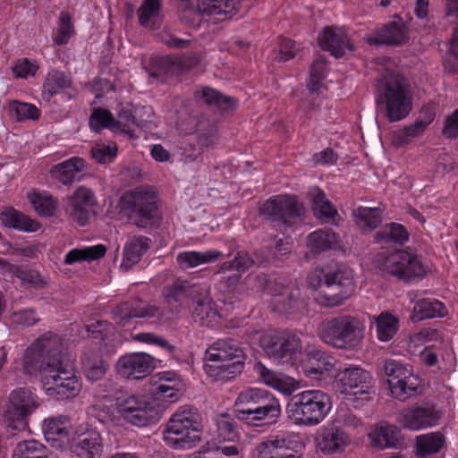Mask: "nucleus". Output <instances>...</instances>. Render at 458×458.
<instances>
[{
    "mask_svg": "<svg viewBox=\"0 0 458 458\" xmlns=\"http://www.w3.org/2000/svg\"><path fill=\"white\" fill-rule=\"evenodd\" d=\"M30 352L42 357L39 373L47 394L60 401L72 399L81 390V382L75 375L74 364L62 354V343L51 332L44 334L30 346Z\"/></svg>",
    "mask_w": 458,
    "mask_h": 458,
    "instance_id": "f257e3e1",
    "label": "nucleus"
},
{
    "mask_svg": "<svg viewBox=\"0 0 458 458\" xmlns=\"http://www.w3.org/2000/svg\"><path fill=\"white\" fill-rule=\"evenodd\" d=\"M308 283L312 289L319 290L316 301L327 308L343 304L355 290L352 270L336 262L312 270L308 276Z\"/></svg>",
    "mask_w": 458,
    "mask_h": 458,
    "instance_id": "f03ea898",
    "label": "nucleus"
},
{
    "mask_svg": "<svg viewBox=\"0 0 458 458\" xmlns=\"http://www.w3.org/2000/svg\"><path fill=\"white\" fill-rule=\"evenodd\" d=\"M161 381V377L157 380V376L149 379V383L156 386L151 391L155 400L132 394L116 399L118 412L125 420L138 427L153 423L159 418V410L156 400L173 403L178 399L179 390L174 386L166 385Z\"/></svg>",
    "mask_w": 458,
    "mask_h": 458,
    "instance_id": "7ed1b4c3",
    "label": "nucleus"
},
{
    "mask_svg": "<svg viewBox=\"0 0 458 458\" xmlns=\"http://www.w3.org/2000/svg\"><path fill=\"white\" fill-rule=\"evenodd\" d=\"M234 417L252 427L276 423L281 415L278 399L266 390L249 389L240 393L234 406Z\"/></svg>",
    "mask_w": 458,
    "mask_h": 458,
    "instance_id": "20e7f679",
    "label": "nucleus"
},
{
    "mask_svg": "<svg viewBox=\"0 0 458 458\" xmlns=\"http://www.w3.org/2000/svg\"><path fill=\"white\" fill-rule=\"evenodd\" d=\"M319 339L340 350L358 348L365 335L363 322L357 317L340 315L323 320L318 327Z\"/></svg>",
    "mask_w": 458,
    "mask_h": 458,
    "instance_id": "39448f33",
    "label": "nucleus"
},
{
    "mask_svg": "<svg viewBox=\"0 0 458 458\" xmlns=\"http://www.w3.org/2000/svg\"><path fill=\"white\" fill-rule=\"evenodd\" d=\"M330 409L327 394L320 390H306L291 397L286 412L297 425L315 426L325 419Z\"/></svg>",
    "mask_w": 458,
    "mask_h": 458,
    "instance_id": "423d86ee",
    "label": "nucleus"
},
{
    "mask_svg": "<svg viewBox=\"0 0 458 458\" xmlns=\"http://www.w3.org/2000/svg\"><path fill=\"white\" fill-rule=\"evenodd\" d=\"M119 206L121 213L140 228H146L158 217L157 195L148 186H140L126 191L120 198Z\"/></svg>",
    "mask_w": 458,
    "mask_h": 458,
    "instance_id": "0eeeda50",
    "label": "nucleus"
},
{
    "mask_svg": "<svg viewBox=\"0 0 458 458\" xmlns=\"http://www.w3.org/2000/svg\"><path fill=\"white\" fill-rule=\"evenodd\" d=\"M164 441L174 449H191L201 440V425L196 410L175 412L163 430Z\"/></svg>",
    "mask_w": 458,
    "mask_h": 458,
    "instance_id": "6e6552de",
    "label": "nucleus"
},
{
    "mask_svg": "<svg viewBox=\"0 0 458 458\" xmlns=\"http://www.w3.org/2000/svg\"><path fill=\"white\" fill-rule=\"evenodd\" d=\"M207 359L209 361L219 362L211 369L212 372L208 371L211 376L230 379L242 372L246 355L236 341L219 339L207 350ZM209 368L212 369L213 366Z\"/></svg>",
    "mask_w": 458,
    "mask_h": 458,
    "instance_id": "1a4fd4ad",
    "label": "nucleus"
},
{
    "mask_svg": "<svg viewBox=\"0 0 458 458\" xmlns=\"http://www.w3.org/2000/svg\"><path fill=\"white\" fill-rule=\"evenodd\" d=\"M377 102L386 104V115L389 122L405 118L412 108V98L403 77L394 74L386 78L384 93Z\"/></svg>",
    "mask_w": 458,
    "mask_h": 458,
    "instance_id": "9d476101",
    "label": "nucleus"
},
{
    "mask_svg": "<svg viewBox=\"0 0 458 458\" xmlns=\"http://www.w3.org/2000/svg\"><path fill=\"white\" fill-rule=\"evenodd\" d=\"M260 346L270 359L279 363L293 361L302 349L301 338L289 331L263 335Z\"/></svg>",
    "mask_w": 458,
    "mask_h": 458,
    "instance_id": "9b49d317",
    "label": "nucleus"
},
{
    "mask_svg": "<svg viewBox=\"0 0 458 458\" xmlns=\"http://www.w3.org/2000/svg\"><path fill=\"white\" fill-rule=\"evenodd\" d=\"M382 269L405 283L426 275V269L418 257L403 250H397L386 257Z\"/></svg>",
    "mask_w": 458,
    "mask_h": 458,
    "instance_id": "f8f14e48",
    "label": "nucleus"
},
{
    "mask_svg": "<svg viewBox=\"0 0 458 458\" xmlns=\"http://www.w3.org/2000/svg\"><path fill=\"white\" fill-rule=\"evenodd\" d=\"M304 211L303 206L295 197L277 195L271 197L259 208L261 216L279 221L286 227L292 226Z\"/></svg>",
    "mask_w": 458,
    "mask_h": 458,
    "instance_id": "ddd939ff",
    "label": "nucleus"
},
{
    "mask_svg": "<svg viewBox=\"0 0 458 458\" xmlns=\"http://www.w3.org/2000/svg\"><path fill=\"white\" fill-rule=\"evenodd\" d=\"M207 287L191 280L176 278L171 284L163 289V296L166 303L174 307L179 313L182 310L189 308L199 297L206 295Z\"/></svg>",
    "mask_w": 458,
    "mask_h": 458,
    "instance_id": "4468645a",
    "label": "nucleus"
},
{
    "mask_svg": "<svg viewBox=\"0 0 458 458\" xmlns=\"http://www.w3.org/2000/svg\"><path fill=\"white\" fill-rule=\"evenodd\" d=\"M156 367L155 358L146 352L127 353L119 358L115 369L117 373L131 379H141L148 376Z\"/></svg>",
    "mask_w": 458,
    "mask_h": 458,
    "instance_id": "2eb2a0df",
    "label": "nucleus"
},
{
    "mask_svg": "<svg viewBox=\"0 0 458 458\" xmlns=\"http://www.w3.org/2000/svg\"><path fill=\"white\" fill-rule=\"evenodd\" d=\"M216 450L226 456H234L239 454L236 443L240 436L234 419L227 412H223L216 417Z\"/></svg>",
    "mask_w": 458,
    "mask_h": 458,
    "instance_id": "dca6fc26",
    "label": "nucleus"
},
{
    "mask_svg": "<svg viewBox=\"0 0 458 458\" xmlns=\"http://www.w3.org/2000/svg\"><path fill=\"white\" fill-rule=\"evenodd\" d=\"M4 421L12 429H26L29 421V391L26 388H19L11 393L4 411Z\"/></svg>",
    "mask_w": 458,
    "mask_h": 458,
    "instance_id": "f3484780",
    "label": "nucleus"
},
{
    "mask_svg": "<svg viewBox=\"0 0 458 458\" xmlns=\"http://www.w3.org/2000/svg\"><path fill=\"white\" fill-rule=\"evenodd\" d=\"M160 308L154 303L135 299L115 306L112 310L113 319L121 327L130 324L131 318H152L159 313Z\"/></svg>",
    "mask_w": 458,
    "mask_h": 458,
    "instance_id": "a211bd4d",
    "label": "nucleus"
},
{
    "mask_svg": "<svg viewBox=\"0 0 458 458\" xmlns=\"http://www.w3.org/2000/svg\"><path fill=\"white\" fill-rule=\"evenodd\" d=\"M440 419V413L431 403L412 406L403 410L399 417L400 425L411 430H419L436 425Z\"/></svg>",
    "mask_w": 458,
    "mask_h": 458,
    "instance_id": "6ab92c4d",
    "label": "nucleus"
},
{
    "mask_svg": "<svg viewBox=\"0 0 458 458\" xmlns=\"http://www.w3.org/2000/svg\"><path fill=\"white\" fill-rule=\"evenodd\" d=\"M302 448L301 441L276 437L275 439L258 445L257 458H301Z\"/></svg>",
    "mask_w": 458,
    "mask_h": 458,
    "instance_id": "aec40b11",
    "label": "nucleus"
},
{
    "mask_svg": "<svg viewBox=\"0 0 458 458\" xmlns=\"http://www.w3.org/2000/svg\"><path fill=\"white\" fill-rule=\"evenodd\" d=\"M95 204L93 192L85 187H80L69 198L67 211L74 222L84 226L89 220L90 208Z\"/></svg>",
    "mask_w": 458,
    "mask_h": 458,
    "instance_id": "412c9836",
    "label": "nucleus"
},
{
    "mask_svg": "<svg viewBox=\"0 0 458 458\" xmlns=\"http://www.w3.org/2000/svg\"><path fill=\"white\" fill-rule=\"evenodd\" d=\"M338 376L345 391L349 389L353 395H365L361 398H368L373 379L367 370L360 367H349L339 372Z\"/></svg>",
    "mask_w": 458,
    "mask_h": 458,
    "instance_id": "4be33fe9",
    "label": "nucleus"
},
{
    "mask_svg": "<svg viewBox=\"0 0 458 458\" xmlns=\"http://www.w3.org/2000/svg\"><path fill=\"white\" fill-rule=\"evenodd\" d=\"M409 40L408 29L404 21L398 17V21H389L381 29L368 38L369 45L401 46Z\"/></svg>",
    "mask_w": 458,
    "mask_h": 458,
    "instance_id": "5701e85b",
    "label": "nucleus"
},
{
    "mask_svg": "<svg viewBox=\"0 0 458 458\" xmlns=\"http://www.w3.org/2000/svg\"><path fill=\"white\" fill-rule=\"evenodd\" d=\"M318 39L320 47L325 51L330 52L336 58L342 57L346 50H354L345 31L337 27H326Z\"/></svg>",
    "mask_w": 458,
    "mask_h": 458,
    "instance_id": "b1692460",
    "label": "nucleus"
},
{
    "mask_svg": "<svg viewBox=\"0 0 458 458\" xmlns=\"http://www.w3.org/2000/svg\"><path fill=\"white\" fill-rule=\"evenodd\" d=\"M370 445L380 450L386 448H400L403 445L401 430L394 425L386 421L377 424L368 435Z\"/></svg>",
    "mask_w": 458,
    "mask_h": 458,
    "instance_id": "393cba45",
    "label": "nucleus"
},
{
    "mask_svg": "<svg viewBox=\"0 0 458 458\" xmlns=\"http://www.w3.org/2000/svg\"><path fill=\"white\" fill-rule=\"evenodd\" d=\"M349 435L337 425L325 427L318 438V446L325 454L342 453L350 445Z\"/></svg>",
    "mask_w": 458,
    "mask_h": 458,
    "instance_id": "a878e982",
    "label": "nucleus"
},
{
    "mask_svg": "<svg viewBox=\"0 0 458 458\" xmlns=\"http://www.w3.org/2000/svg\"><path fill=\"white\" fill-rule=\"evenodd\" d=\"M301 368L307 377L319 379L325 372L333 368V358L322 350L312 349L306 352Z\"/></svg>",
    "mask_w": 458,
    "mask_h": 458,
    "instance_id": "bb28decb",
    "label": "nucleus"
},
{
    "mask_svg": "<svg viewBox=\"0 0 458 458\" xmlns=\"http://www.w3.org/2000/svg\"><path fill=\"white\" fill-rule=\"evenodd\" d=\"M194 132L196 134V140L199 145V150L194 157L191 158V161H193L198 157H199L204 148L214 147L218 140V131L216 124L215 122L211 121L205 115H200L198 117Z\"/></svg>",
    "mask_w": 458,
    "mask_h": 458,
    "instance_id": "cd10ccee",
    "label": "nucleus"
},
{
    "mask_svg": "<svg viewBox=\"0 0 458 458\" xmlns=\"http://www.w3.org/2000/svg\"><path fill=\"white\" fill-rule=\"evenodd\" d=\"M72 452L78 458H101L103 440L96 430H88L81 434L79 441L72 446Z\"/></svg>",
    "mask_w": 458,
    "mask_h": 458,
    "instance_id": "c85d7f7f",
    "label": "nucleus"
},
{
    "mask_svg": "<svg viewBox=\"0 0 458 458\" xmlns=\"http://www.w3.org/2000/svg\"><path fill=\"white\" fill-rule=\"evenodd\" d=\"M241 0H199L198 11L208 15H216V19L225 21L237 13Z\"/></svg>",
    "mask_w": 458,
    "mask_h": 458,
    "instance_id": "c756f323",
    "label": "nucleus"
},
{
    "mask_svg": "<svg viewBox=\"0 0 458 458\" xmlns=\"http://www.w3.org/2000/svg\"><path fill=\"white\" fill-rule=\"evenodd\" d=\"M267 259L255 252L250 256L246 251H239L232 260L225 261L218 267L216 274H226L227 272L235 271L241 276L249 270L253 265H262Z\"/></svg>",
    "mask_w": 458,
    "mask_h": 458,
    "instance_id": "7c9ffc66",
    "label": "nucleus"
},
{
    "mask_svg": "<svg viewBox=\"0 0 458 458\" xmlns=\"http://www.w3.org/2000/svg\"><path fill=\"white\" fill-rule=\"evenodd\" d=\"M85 167V160L81 157H72L55 165L50 169L52 177L64 185L72 184L76 176Z\"/></svg>",
    "mask_w": 458,
    "mask_h": 458,
    "instance_id": "2f4dec72",
    "label": "nucleus"
},
{
    "mask_svg": "<svg viewBox=\"0 0 458 458\" xmlns=\"http://www.w3.org/2000/svg\"><path fill=\"white\" fill-rule=\"evenodd\" d=\"M215 302L209 296L208 289L206 295L199 297L191 304V315L196 322L204 327H211L212 323L218 317V312L215 308Z\"/></svg>",
    "mask_w": 458,
    "mask_h": 458,
    "instance_id": "473e14b6",
    "label": "nucleus"
},
{
    "mask_svg": "<svg viewBox=\"0 0 458 458\" xmlns=\"http://www.w3.org/2000/svg\"><path fill=\"white\" fill-rule=\"evenodd\" d=\"M162 0H144L137 10L139 23L151 30L159 28L162 21Z\"/></svg>",
    "mask_w": 458,
    "mask_h": 458,
    "instance_id": "72a5a7b5",
    "label": "nucleus"
},
{
    "mask_svg": "<svg viewBox=\"0 0 458 458\" xmlns=\"http://www.w3.org/2000/svg\"><path fill=\"white\" fill-rule=\"evenodd\" d=\"M222 252L215 250L200 251H183L177 255L176 262L182 270L194 268L199 265L210 263L222 257Z\"/></svg>",
    "mask_w": 458,
    "mask_h": 458,
    "instance_id": "f704fd0d",
    "label": "nucleus"
},
{
    "mask_svg": "<svg viewBox=\"0 0 458 458\" xmlns=\"http://www.w3.org/2000/svg\"><path fill=\"white\" fill-rule=\"evenodd\" d=\"M72 85V80L70 75L63 71L52 69L48 72L43 84V98L50 100L54 95L71 88Z\"/></svg>",
    "mask_w": 458,
    "mask_h": 458,
    "instance_id": "c9c22d12",
    "label": "nucleus"
},
{
    "mask_svg": "<svg viewBox=\"0 0 458 458\" xmlns=\"http://www.w3.org/2000/svg\"><path fill=\"white\" fill-rule=\"evenodd\" d=\"M148 241V237L141 235L131 238L124 248L122 267L128 270L138 263L149 248Z\"/></svg>",
    "mask_w": 458,
    "mask_h": 458,
    "instance_id": "e433bc0d",
    "label": "nucleus"
},
{
    "mask_svg": "<svg viewBox=\"0 0 458 458\" xmlns=\"http://www.w3.org/2000/svg\"><path fill=\"white\" fill-rule=\"evenodd\" d=\"M81 362L86 377L91 381L100 380L107 371V364L98 352H85L81 357Z\"/></svg>",
    "mask_w": 458,
    "mask_h": 458,
    "instance_id": "4c0bfd02",
    "label": "nucleus"
},
{
    "mask_svg": "<svg viewBox=\"0 0 458 458\" xmlns=\"http://www.w3.org/2000/svg\"><path fill=\"white\" fill-rule=\"evenodd\" d=\"M445 444V437L440 432L420 435L416 437V456L425 458L438 453Z\"/></svg>",
    "mask_w": 458,
    "mask_h": 458,
    "instance_id": "58836bf2",
    "label": "nucleus"
},
{
    "mask_svg": "<svg viewBox=\"0 0 458 458\" xmlns=\"http://www.w3.org/2000/svg\"><path fill=\"white\" fill-rule=\"evenodd\" d=\"M337 242V235L329 229H319L307 237V245L313 254H318L333 248Z\"/></svg>",
    "mask_w": 458,
    "mask_h": 458,
    "instance_id": "ea45409f",
    "label": "nucleus"
},
{
    "mask_svg": "<svg viewBox=\"0 0 458 458\" xmlns=\"http://www.w3.org/2000/svg\"><path fill=\"white\" fill-rule=\"evenodd\" d=\"M30 205L38 216L49 217L57 209L58 200L47 191L33 189L30 191Z\"/></svg>",
    "mask_w": 458,
    "mask_h": 458,
    "instance_id": "a19ab883",
    "label": "nucleus"
},
{
    "mask_svg": "<svg viewBox=\"0 0 458 458\" xmlns=\"http://www.w3.org/2000/svg\"><path fill=\"white\" fill-rule=\"evenodd\" d=\"M309 197L311 202V208L317 217L328 219L333 218L337 214L336 208L319 188H312L309 192Z\"/></svg>",
    "mask_w": 458,
    "mask_h": 458,
    "instance_id": "79ce46f5",
    "label": "nucleus"
},
{
    "mask_svg": "<svg viewBox=\"0 0 458 458\" xmlns=\"http://www.w3.org/2000/svg\"><path fill=\"white\" fill-rule=\"evenodd\" d=\"M445 313V307L442 302L434 299H422L415 303L411 319L420 321L435 317H443Z\"/></svg>",
    "mask_w": 458,
    "mask_h": 458,
    "instance_id": "37998d69",
    "label": "nucleus"
},
{
    "mask_svg": "<svg viewBox=\"0 0 458 458\" xmlns=\"http://www.w3.org/2000/svg\"><path fill=\"white\" fill-rule=\"evenodd\" d=\"M374 238L377 242H393L403 245L408 241L409 233L403 225L390 223L386 224L378 232H377Z\"/></svg>",
    "mask_w": 458,
    "mask_h": 458,
    "instance_id": "c03bdc74",
    "label": "nucleus"
},
{
    "mask_svg": "<svg viewBox=\"0 0 458 458\" xmlns=\"http://www.w3.org/2000/svg\"><path fill=\"white\" fill-rule=\"evenodd\" d=\"M69 420L66 416L50 418L44 420L42 428L47 441H62L67 439L69 430L67 424Z\"/></svg>",
    "mask_w": 458,
    "mask_h": 458,
    "instance_id": "a18cd8bd",
    "label": "nucleus"
},
{
    "mask_svg": "<svg viewBox=\"0 0 458 458\" xmlns=\"http://www.w3.org/2000/svg\"><path fill=\"white\" fill-rule=\"evenodd\" d=\"M357 225L365 231H372L382 222L381 214L378 208L359 207L352 211Z\"/></svg>",
    "mask_w": 458,
    "mask_h": 458,
    "instance_id": "49530a36",
    "label": "nucleus"
},
{
    "mask_svg": "<svg viewBox=\"0 0 458 458\" xmlns=\"http://www.w3.org/2000/svg\"><path fill=\"white\" fill-rule=\"evenodd\" d=\"M106 248L102 244H98L84 249H73L70 250L64 259L68 265L81 261H91L98 259L106 255Z\"/></svg>",
    "mask_w": 458,
    "mask_h": 458,
    "instance_id": "de8ad7c7",
    "label": "nucleus"
},
{
    "mask_svg": "<svg viewBox=\"0 0 458 458\" xmlns=\"http://www.w3.org/2000/svg\"><path fill=\"white\" fill-rule=\"evenodd\" d=\"M387 382L392 396L400 401H405L416 394L418 386L417 378L413 377L412 375L411 377L397 379V381L387 379Z\"/></svg>",
    "mask_w": 458,
    "mask_h": 458,
    "instance_id": "09e8293b",
    "label": "nucleus"
},
{
    "mask_svg": "<svg viewBox=\"0 0 458 458\" xmlns=\"http://www.w3.org/2000/svg\"><path fill=\"white\" fill-rule=\"evenodd\" d=\"M399 320L386 312L376 318L377 338L382 342L391 340L398 330Z\"/></svg>",
    "mask_w": 458,
    "mask_h": 458,
    "instance_id": "8fccbe9b",
    "label": "nucleus"
},
{
    "mask_svg": "<svg viewBox=\"0 0 458 458\" xmlns=\"http://www.w3.org/2000/svg\"><path fill=\"white\" fill-rule=\"evenodd\" d=\"M131 124L140 126V123L133 115L132 106L130 103L120 104L117 106V120H115L114 123V131L127 133L132 138L133 133L130 129Z\"/></svg>",
    "mask_w": 458,
    "mask_h": 458,
    "instance_id": "3c124183",
    "label": "nucleus"
},
{
    "mask_svg": "<svg viewBox=\"0 0 458 458\" xmlns=\"http://www.w3.org/2000/svg\"><path fill=\"white\" fill-rule=\"evenodd\" d=\"M298 293L286 289L284 293L275 296L273 310L279 313H294L298 310Z\"/></svg>",
    "mask_w": 458,
    "mask_h": 458,
    "instance_id": "603ef678",
    "label": "nucleus"
},
{
    "mask_svg": "<svg viewBox=\"0 0 458 458\" xmlns=\"http://www.w3.org/2000/svg\"><path fill=\"white\" fill-rule=\"evenodd\" d=\"M89 123L91 130L96 132L102 128H109L114 131L115 119L109 110L98 107L93 110Z\"/></svg>",
    "mask_w": 458,
    "mask_h": 458,
    "instance_id": "864d4df0",
    "label": "nucleus"
},
{
    "mask_svg": "<svg viewBox=\"0 0 458 458\" xmlns=\"http://www.w3.org/2000/svg\"><path fill=\"white\" fill-rule=\"evenodd\" d=\"M424 131V127H422L418 121H415L412 124L394 131L392 138V143L396 148H400L409 143L412 139L420 135Z\"/></svg>",
    "mask_w": 458,
    "mask_h": 458,
    "instance_id": "5fc2aeb1",
    "label": "nucleus"
},
{
    "mask_svg": "<svg viewBox=\"0 0 458 458\" xmlns=\"http://www.w3.org/2000/svg\"><path fill=\"white\" fill-rule=\"evenodd\" d=\"M1 220L5 226L29 231V219L12 208H7L1 213Z\"/></svg>",
    "mask_w": 458,
    "mask_h": 458,
    "instance_id": "6e6d98bb",
    "label": "nucleus"
},
{
    "mask_svg": "<svg viewBox=\"0 0 458 458\" xmlns=\"http://www.w3.org/2000/svg\"><path fill=\"white\" fill-rule=\"evenodd\" d=\"M201 98L208 106H214L221 111H226L232 106V98L223 96L217 90L206 87L201 90Z\"/></svg>",
    "mask_w": 458,
    "mask_h": 458,
    "instance_id": "4d7b16f0",
    "label": "nucleus"
},
{
    "mask_svg": "<svg viewBox=\"0 0 458 458\" xmlns=\"http://www.w3.org/2000/svg\"><path fill=\"white\" fill-rule=\"evenodd\" d=\"M168 56L151 58L145 68L149 77L165 81L168 75Z\"/></svg>",
    "mask_w": 458,
    "mask_h": 458,
    "instance_id": "13d9d810",
    "label": "nucleus"
},
{
    "mask_svg": "<svg viewBox=\"0 0 458 458\" xmlns=\"http://www.w3.org/2000/svg\"><path fill=\"white\" fill-rule=\"evenodd\" d=\"M198 64V59L195 57H181L172 58L168 60V75L170 77H177L182 75L183 72L191 70Z\"/></svg>",
    "mask_w": 458,
    "mask_h": 458,
    "instance_id": "bf43d9fd",
    "label": "nucleus"
},
{
    "mask_svg": "<svg viewBox=\"0 0 458 458\" xmlns=\"http://www.w3.org/2000/svg\"><path fill=\"white\" fill-rule=\"evenodd\" d=\"M73 32L74 30L70 14L66 12L61 13L59 16L57 34L54 38L55 43L59 46L66 44Z\"/></svg>",
    "mask_w": 458,
    "mask_h": 458,
    "instance_id": "052dcab7",
    "label": "nucleus"
},
{
    "mask_svg": "<svg viewBox=\"0 0 458 458\" xmlns=\"http://www.w3.org/2000/svg\"><path fill=\"white\" fill-rule=\"evenodd\" d=\"M382 369L387 377V379H393V381L411 377V370L408 369L401 362L395 360H386Z\"/></svg>",
    "mask_w": 458,
    "mask_h": 458,
    "instance_id": "680f3d73",
    "label": "nucleus"
},
{
    "mask_svg": "<svg viewBox=\"0 0 458 458\" xmlns=\"http://www.w3.org/2000/svg\"><path fill=\"white\" fill-rule=\"evenodd\" d=\"M116 145L110 146L105 144H97L90 150L91 157L100 164H106L113 161L116 157Z\"/></svg>",
    "mask_w": 458,
    "mask_h": 458,
    "instance_id": "e2e57ef3",
    "label": "nucleus"
},
{
    "mask_svg": "<svg viewBox=\"0 0 458 458\" xmlns=\"http://www.w3.org/2000/svg\"><path fill=\"white\" fill-rule=\"evenodd\" d=\"M134 339L141 343L157 345L162 349L166 350L171 354H173L175 351L174 345L171 344L167 340L155 335L154 333H140L134 337Z\"/></svg>",
    "mask_w": 458,
    "mask_h": 458,
    "instance_id": "0e129e2a",
    "label": "nucleus"
},
{
    "mask_svg": "<svg viewBox=\"0 0 458 458\" xmlns=\"http://www.w3.org/2000/svg\"><path fill=\"white\" fill-rule=\"evenodd\" d=\"M111 324L106 320H98L90 325H86L87 337L98 341H104L109 333Z\"/></svg>",
    "mask_w": 458,
    "mask_h": 458,
    "instance_id": "69168bd1",
    "label": "nucleus"
},
{
    "mask_svg": "<svg viewBox=\"0 0 458 458\" xmlns=\"http://www.w3.org/2000/svg\"><path fill=\"white\" fill-rule=\"evenodd\" d=\"M255 369L259 374V377L268 386L275 388H279L282 385V380L277 377L276 373L267 369L261 362H258L255 366Z\"/></svg>",
    "mask_w": 458,
    "mask_h": 458,
    "instance_id": "338daca9",
    "label": "nucleus"
},
{
    "mask_svg": "<svg viewBox=\"0 0 458 458\" xmlns=\"http://www.w3.org/2000/svg\"><path fill=\"white\" fill-rule=\"evenodd\" d=\"M297 52L296 44L292 39L280 38L279 53L276 58L279 61H288L294 57Z\"/></svg>",
    "mask_w": 458,
    "mask_h": 458,
    "instance_id": "774afa93",
    "label": "nucleus"
}]
</instances>
